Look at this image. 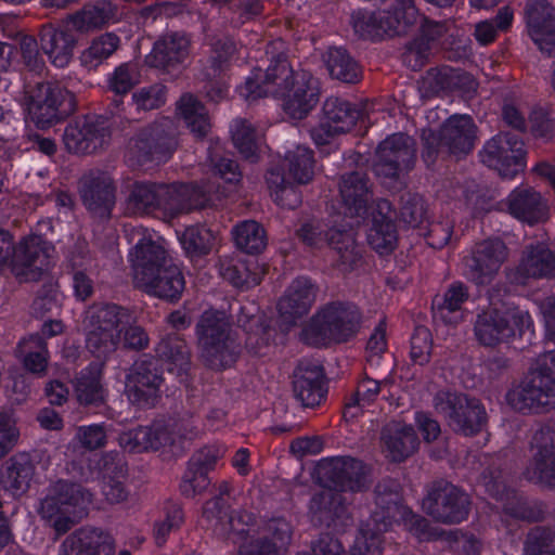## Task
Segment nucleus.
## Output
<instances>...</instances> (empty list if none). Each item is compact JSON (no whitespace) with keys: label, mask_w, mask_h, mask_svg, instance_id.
Here are the masks:
<instances>
[{"label":"nucleus","mask_w":555,"mask_h":555,"mask_svg":"<svg viewBox=\"0 0 555 555\" xmlns=\"http://www.w3.org/2000/svg\"><path fill=\"white\" fill-rule=\"evenodd\" d=\"M235 245L246 254L256 255L267 246L264 229L254 220L237 224L233 230Z\"/></svg>","instance_id":"55"},{"label":"nucleus","mask_w":555,"mask_h":555,"mask_svg":"<svg viewBox=\"0 0 555 555\" xmlns=\"http://www.w3.org/2000/svg\"><path fill=\"white\" fill-rule=\"evenodd\" d=\"M378 526L373 522H364L356 537L354 543L351 546V555H382L383 532Z\"/></svg>","instance_id":"64"},{"label":"nucleus","mask_w":555,"mask_h":555,"mask_svg":"<svg viewBox=\"0 0 555 555\" xmlns=\"http://www.w3.org/2000/svg\"><path fill=\"white\" fill-rule=\"evenodd\" d=\"M186 127L196 139H204L210 131L211 125L204 104L192 94H184L177 104Z\"/></svg>","instance_id":"52"},{"label":"nucleus","mask_w":555,"mask_h":555,"mask_svg":"<svg viewBox=\"0 0 555 555\" xmlns=\"http://www.w3.org/2000/svg\"><path fill=\"white\" fill-rule=\"evenodd\" d=\"M531 325L528 312L518 309L491 308L477 315L474 332L477 340L487 347L508 341L516 334L522 335Z\"/></svg>","instance_id":"11"},{"label":"nucleus","mask_w":555,"mask_h":555,"mask_svg":"<svg viewBox=\"0 0 555 555\" xmlns=\"http://www.w3.org/2000/svg\"><path fill=\"white\" fill-rule=\"evenodd\" d=\"M380 441L392 462H403L416 452L420 446L412 425L401 421L388 422L380 431Z\"/></svg>","instance_id":"33"},{"label":"nucleus","mask_w":555,"mask_h":555,"mask_svg":"<svg viewBox=\"0 0 555 555\" xmlns=\"http://www.w3.org/2000/svg\"><path fill=\"white\" fill-rule=\"evenodd\" d=\"M134 281L138 285L163 269L172 259L166 249L152 240H141L131 253Z\"/></svg>","instance_id":"38"},{"label":"nucleus","mask_w":555,"mask_h":555,"mask_svg":"<svg viewBox=\"0 0 555 555\" xmlns=\"http://www.w3.org/2000/svg\"><path fill=\"white\" fill-rule=\"evenodd\" d=\"M380 382L365 375L358 383L356 391L345 403L344 417L353 418L358 414V409L372 404L380 392Z\"/></svg>","instance_id":"61"},{"label":"nucleus","mask_w":555,"mask_h":555,"mask_svg":"<svg viewBox=\"0 0 555 555\" xmlns=\"http://www.w3.org/2000/svg\"><path fill=\"white\" fill-rule=\"evenodd\" d=\"M127 211L131 215H151L159 210L163 183L147 180H135L127 185Z\"/></svg>","instance_id":"42"},{"label":"nucleus","mask_w":555,"mask_h":555,"mask_svg":"<svg viewBox=\"0 0 555 555\" xmlns=\"http://www.w3.org/2000/svg\"><path fill=\"white\" fill-rule=\"evenodd\" d=\"M178 146V127L169 117H162L143 128L132 140L130 159L138 166L167 159Z\"/></svg>","instance_id":"10"},{"label":"nucleus","mask_w":555,"mask_h":555,"mask_svg":"<svg viewBox=\"0 0 555 555\" xmlns=\"http://www.w3.org/2000/svg\"><path fill=\"white\" fill-rule=\"evenodd\" d=\"M38 36L42 52L54 66L65 67L70 62L77 46L73 30L46 24L41 26Z\"/></svg>","instance_id":"30"},{"label":"nucleus","mask_w":555,"mask_h":555,"mask_svg":"<svg viewBox=\"0 0 555 555\" xmlns=\"http://www.w3.org/2000/svg\"><path fill=\"white\" fill-rule=\"evenodd\" d=\"M223 451L216 447H206L196 451L189 460L188 468L180 483V492L188 499L204 493L209 485L208 474L214 470Z\"/></svg>","instance_id":"26"},{"label":"nucleus","mask_w":555,"mask_h":555,"mask_svg":"<svg viewBox=\"0 0 555 555\" xmlns=\"http://www.w3.org/2000/svg\"><path fill=\"white\" fill-rule=\"evenodd\" d=\"M415 156L413 138L404 133H395L377 146L374 171L382 179L397 181L402 172H408L413 168Z\"/></svg>","instance_id":"14"},{"label":"nucleus","mask_w":555,"mask_h":555,"mask_svg":"<svg viewBox=\"0 0 555 555\" xmlns=\"http://www.w3.org/2000/svg\"><path fill=\"white\" fill-rule=\"evenodd\" d=\"M338 185L347 214L350 216L365 214L373 198V184L366 172L361 170L346 172L340 176Z\"/></svg>","instance_id":"32"},{"label":"nucleus","mask_w":555,"mask_h":555,"mask_svg":"<svg viewBox=\"0 0 555 555\" xmlns=\"http://www.w3.org/2000/svg\"><path fill=\"white\" fill-rule=\"evenodd\" d=\"M313 152L304 146H297L287 151L284 158L269 169H280L286 173V178L295 181L297 184L309 183L314 175Z\"/></svg>","instance_id":"45"},{"label":"nucleus","mask_w":555,"mask_h":555,"mask_svg":"<svg viewBox=\"0 0 555 555\" xmlns=\"http://www.w3.org/2000/svg\"><path fill=\"white\" fill-rule=\"evenodd\" d=\"M24 367L33 374L42 375L48 365L47 344L40 335H31L20 344Z\"/></svg>","instance_id":"58"},{"label":"nucleus","mask_w":555,"mask_h":555,"mask_svg":"<svg viewBox=\"0 0 555 555\" xmlns=\"http://www.w3.org/2000/svg\"><path fill=\"white\" fill-rule=\"evenodd\" d=\"M163 189L159 210L170 218L194 209H202L209 202L206 191L193 184L163 183Z\"/></svg>","instance_id":"27"},{"label":"nucleus","mask_w":555,"mask_h":555,"mask_svg":"<svg viewBox=\"0 0 555 555\" xmlns=\"http://www.w3.org/2000/svg\"><path fill=\"white\" fill-rule=\"evenodd\" d=\"M230 514V506L227 500L221 496H214L203 507L204 519L219 538L229 535V530L233 528L234 522L229 519Z\"/></svg>","instance_id":"57"},{"label":"nucleus","mask_w":555,"mask_h":555,"mask_svg":"<svg viewBox=\"0 0 555 555\" xmlns=\"http://www.w3.org/2000/svg\"><path fill=\"white\" fill-rule=\"evenodd\" d=\"M28 113L38 128H49L76 111V98L57 81L41 80L27 89Z\"/></svg>","instance_id":"8"},{"label":"nucleus","mask_w":555,"mask_h":555,"mask_svg":"<svg viewBox=\"0 0 555 555\" xmlns=\"http://www.w3.org/2000/svg\"><path fill=\"white\" fill-rule=\"evenodd\" d=\"M109 138V126L103 117L78 118L69 122L63 133L65 149L77 155L95 153L108 143Z\"/></svg>","instance_id":"20"},{"label":"nucleus","mask_w":555,"mask_h":555,"mask_svg":"<svg viewBox=\"0 0 555 555\" xmlns=\"http://www.w3.org/2000/svg\"><path fill=\"white\" fill-rule=\"evenodd\" d=\"M284 50L285 42L281 39L267 46L266 54L271 64L266 72L261 68L253 70L251 76L240 87L242 96L248 101H254L268 95L280 96L285 94V90L295 77L297 69H294L289 64Z\"/></svg>","instance_id":"6"},{"label":"nucleus","mask_w":555,"mask_h":555,"mask_svg":"<svg viewBox=\"0 0 555 555\" xmlns=\"http://www.w3.org/2000/svg\"><path fill=\"white\" fill-rule=\"evenodd\" d=\"M83 205L95 217L109 218L116 203V185L113 178L101 170H90L79 181Z\"/></svg>","instance_id":"21"},{"label":"nucleus","mask_w":555,"mask_h":555,"mask_svg":"<svg viewBox=\"0 0 555 555\" xmlns=\"http://www.w3.org/2000/svg\"><path fill=\"white\" fill-rule=\"evenodd\" d=\"M266 181L271 196L280 206L294 209L301 203V195L295 185L297 183L286 178V173L280 169H268Z\"/></svg>","instance_id":"54"},{"label":"nucleus","mask_w":555,"mask_h":555,"mask_svg":"<svg viewBox=\"0 0 555 555\" xmlns=\"http://www.w3.org/2000/svg\"><path fill=\"white\" fill-rule=\"evenodd\" d=\"M326 68L332 78L345 83H357L362 70L357 61L344 48H330L323 55Z\"/></svg>","instance_id":"51"},{"label":"nucleus","mask_w":555,"mask_h":555,"mask_svg":"<svg viewBox=\"0 0 555 555\" xmlns=\"http://www.w3.org/2000/svg\"><path fill=\"white\" fill-rule=\"evenodd\" d=\"M319 288L311 280L300 276L286 288L278 302V310L287 323L306 315L317 300Z\"/></svg>","instance_id":"29"},{"label":"nucleus","mask_w":555,"mask_h":555,"mask_svg":"<svg viewBox=\"0 0 555 555\" xmlns=\"http://www.w3.org/2000/svg\"><path fill=\"white\" fill-rule=\"evenodd\" d=\"M195 331L201 359L208 367L220 371L236 362L241 344L232 334L224 312L205 311L196 323Z\"/></svg>","instance_id":"4"},{"label":"nucleus","mask_w":555,"mask_h":555,"mask_svg":"<svg viewBox=\"0 0 555 555\" xmlns=\"http://www.w3.org/2000/svg\"><path fill=\"white\" fill-rule=\"evenodd\" d=\"M345 499L340 492L331 488L315 493L310 501L311 520L318 526H330L335 517L344 512Z\"/></svg>","instance_id":"49"},{"label":"nucleus","mask_w":555,"mask_h":555,"mask_svg":"<svg viewBox=\"0 0 555 555\" xmlns=\"http://www.w3.org/2000/svg\"><path fill=\"white\" fill-rule=\"evenodd\" d=\"M75 395L85 406L98 408L104 404L105 391L101 384V372L96 365L82 370L76 378Z\"/></svg>","instance_id":"53"},{"label":"nucleus","mask_w":555,"mask_h":555,"mask_svg":"<svg viewBox=\"0 0 555 555\" xmlns=\"http://www.w3.org/2000/svg\"><path fill=\"white\" fill-rule=\"evenodd\" d=\"M362 314L349 301H332L322 306L301 332V339L313 347L346 343L357 335Z\"/></svg>","instance_id":"3"},{"label":"nucleus","mask_w":555,"mask_h":555,"mask_svg":"<svg viewBox=\"0 0 555 555\" xmlns=\"http://www.w3.org/2000/svg\"><path fill=\"white\" fill-rule=\"evenodd\" d=\"M398 487L393 480H383L375 487L376 509L367 521L378 526L379 530H388L398 517L406 514V507L400 504Z\"/></svg>","instance_id":"35"},{"label":"nucleus","mask_w":555,"mask_h":555,"mask_svg":"<svg viewBox=\"0 0 555 555\" xmlns=\"http://www.w3.org/2000/svg\"><path fill=\"white\" fill-rule=\"evenodd\" d=\"M512 406L522 413L555 408V351L540 354L521 384L507 395Z\"/></svg>","instance_id":"5"},{"label":"nucleus","mask_w":555,"mask_h":555,"mask_svg":"<svg viewBox=\"0 0 555 555\" xmlns=\"http://www.w3.org/2000/svg\"><path fill=\"white\" fill-rule=\"evenodd\" d=\"M327 392L323 367L313 363H300L293 374L294 397L305 408H314Z\"/></svg>","instance_id":"28"},{"label":"nucleus","mask_w":555,"mask_h":555,"mask_svg":"<svg viewBox=\"0 0 555 555\" xmlns=\"http://www.w3.org/2000/svg\"><path fill=\"white\" fill-rule=\"evenodd\" d=\"M423 506L436 521L453 525L467 518L470 500L460 487L446 479H437L427 486Z\"/></svg>","instance_id":"12"},{"label":"nucleus","mask_w":555,"mask_h":555,"mask_svg":"<svg viewBox=\"0 0 555 555\" xmlns=\"http://www.w3.org/2000/svg\"><path fill=\"white\" fill-rule=\"evenodd\" d=\"M209 46V55L202 70L203 79L221 78L236 53V44L230 37H215Z\"/></svg>","instance_id":"50"},{"label":"nucleus","mask_w":555,"mask_h":555,"mask_svg":"<svg viewBox=\"0 0 555 555\" xmlns=\"http://www.w3.org/2000/svg\"><path fill=\"white\" fill-rule=\"evenodd\" d=\"M63 555H113L114 541L109 533L92 527L81 528L62 543Z\"/></svg>","instance_id":"34"},{"label":"nucleus","mask_w":555,"mask_h":555,"mask_svg":"<svg viewBox=\"0 0 555 555\" xmlns=\"http://www.w3.org/2000/svg\"><path fill=\"white\" fill-rule=\"evenodd\" d=\"M118 46L119 38L115 34H103L94 38L90 47L82 52L80 62L88 68H95L109 57L117 50Z\"/></svg>","instance_id":"62"},{"label":"nucleus","mask_w":555,"mask_h":555,"mask_svg":"<svg viewBox=\"0 0 555 555\" xmlns=\"http://www.w3.org/2000/svg\"><path fill=\"white\" fill-rule=\"evenodd\" d=\"M92 500V492L82 485L60 479L47 488L38 514L59 534H64L87 516Z\"/></svg>","instance_id":"2"},{"label":"nucleus","mask_w":555,"mask_h":555,"mask_svg":"<svg viewBox=\"0 0 555 555\" xmlns=\"http://www.w3.org/2000/svg\"><path fill=\"white\" fill-rule=\"evenodd\" d=\"M524 555H555V526L530 528L524 540Z\"/></svg>","instance_id":"59"},{"label":"nucleus","mask_w":555,"mask_h":555,"mask_svg":"<svg viewBox=\"0 0 555 555\" xmlns=\"http://www.w3.org/2000/svg\"><path fill=\"white\" fill-rule=\"evenodd\" d=\"M361 116L356 104L339 96H328L322 106L320 124L310 130L318 145H325L336 135L350 131Z\"/></svg>","instance_id":"16"},{"label":"nucleus","mask_w":555,"mask_h":555,"mask_svg":"<svg viewBox=\"0 0 555 555\" xmlns=\"http://www.w3.org/2000/svg\"><path fill=\"white\" fill-rule=\"evenodd\" d=\"M506 204L513 217L528 224L544 222L548 218L547 202L531 188L515 189Z\"/></svg>","instance_id":"37"},{"label":"nucleus","mask_w":555,"mask_h":555,"mask_svg":"<svg viewBox=\"0 0 555 555\" xmlns=\"http://www.w3.org/2000/svg\"><path fill=\"white\" fill-rule=\"evenodd\" d=\"M85 347L95 359L105 362L118 349L124 347L141 351L149 347L150 337L138 324H132L131 311L114 302H93L82 319Z\"/></svg>","instance_id":"1"},{"label":"nucleus","mask_w":555,"mask_h":555,"mask_svg":"<svg viewBox=\"0 0 555 555\" xmlns=\"http://www.w3.org/2000/svg\"><path fill=\"white\" fill-rule=\"evenodd\" d=\"M517 271L524 278H555V251L541 242L527 245L522 250Z\"/></svg>","instance_id":"41"},{"label":"nucleus","mask_w":555,"mask_h":555,"mask_svg":"<svg viewBox=\"0 0 555 555\" xmlns=\"http://www.w3.org/2000/svg\"><path fill=\"white\" fill-rule=\"evenodd\" d=\"M506 259L507 247L501 240H485L464 258V274L476 285L490 284Z\"/></svg>","instance_id":"18"},{"label":"nucleus","mask_w":555,"mask_h":555,"mask_svg":"<svg viewBox=\"0 0 555 555\" xmlns=\"http://www.w3.org/2000/svg\"><path fill=\"white\" fill-rule=\"evenodd\" d=\"M428 218V204L422 195L405 193L401 196L400 221L411 228H421Z\"/></svg>","instance_id":"63"},{"label":"nucleus","mask_w":555,"mask_h":555,"mask_svg":"<svg viewBox=\"0 0 555 555\" xmlns=\"http://www.w3.org/2000/svg\"><path fill=\"white\" fill-rule=\"evenodd\" d=\"M531 460L526 470L528 480L555 489V438L550 427H541L531 439Z\"/></svg>","instance_id":"22"},{"label":"nucleus","mask_w":555,"mask_h":555,"mask_svg":"<svg viewBox=\"0 0 555 555\" xmlns=\"http://www.w3.org/2000/svg\"><path fill=\"white\" fill-rule=\"evenodd\" d=\"M157 359L168 364L169 371L184 372L191 364L186 341L176 333L164 336L155 347Z\"/></svg>","instance_id":"48"},{"label":"nucleus","mask_w":555,"mask_h":555,"mask_svg":"<svg viewBox=\"0 0 555 555\" xmlns=\"http://www.w3.org/2000/svg\"><path fill=\"white\" fill-rule=\"evenodd\" d=\"M468 287L462 282L452 283L442 296L433 300L436 317L447 324H457L463 320L462 306L468 300Z\"/></svg>","instance_id":"44"},{"label":"nucleus","mask_w":555,"mask_h":555,"mask_svg":"<svg viewBox=\"0 0 555 555\" xmlns=\"http://www.w3.org/2000/svg\"><path fill=\"white\" fill-rule=\"evenodd\" d=\"M320 82L310 72L297 69L285 94L283 109L293 119H304L315 107L320 99Z\"/></svg>","instance_id":"23"},{"label":"nucleus","mask_w":555,"mask_h":555,"mask_svg":"<svg viewBox=\"0 0 555 555\" xmlns=\"http://www.w3.org/2000/svg\"><path fill=\"white\" fill-rule=\"evenodd\" d=\"M116 7L107 0H99L86 4L83 8L69 16L73 27L79 31H91L104 27L115 17Z\"/></svg>","instance_id":"46"},{"label":"nucleus","mask_w":555,"mask_h":555,"mask_svg":"<svg viewBox=\"0 0 555 555\" xmlns=\"http://www.w3.org/2000/svg\"><path fill=\"white\" fill-rule=\"evenodd\" d=\"M53 250L49 242L40 235L24 237L16 246L12 257V271L21 281H37L48 270Z\"/></svg>","instance_id":"19"},{"label":"nucleus","mask_w":555,"mask_h":555,"mask_svg":"<svg viewBox=\"0 0 555 555\" xmlns=\"http://www.w3.org/2000/svg\"><path fill=\"white\" fill-rule=\"evenodd\" d=\"M150 450H159L160 448H169V451L179 455L184 452L185 438L177 437V430H173L167 420L157 421L153 426L147 427Z\"/></svg>","instance_id":"60"},{"label":"nucleus","mask_w":555,"mask_h":555,"mask_svg":"<svg viewBox=\"0 0 555 555\" xmlns=\"http://www.w3.org/2000/svg\"><path fill=\"white\" fill-rule=\"evenodd\" d=\"M139 286L150 295L177 302L185 288V281L180 268L171 261Z\"/></svg>","instance_id":"40"},{"label":"nucleus","mask_w":555,"mask_h":555,"mask_svg":"<svg viewBox=\"0 0 555 555\" xmlns=\"http://www.w3.org/2000/svg\"><path fill=\"white\" fill-rule=\"evenodd\" d=\"M220 274L225 281L241 289H249L261 282V275L253 271L250 266L241 259L222 260Z\"/></svg>","instance_id":"56"},{"label":"nucleus","mask_w":555,"mask_h":555,"mask_svg":"<svg viewBox=\"0 0 555 555\" xmlns=\"http://www.w3.org/2000/svg\"><path fill=\"white\" fill-rule=\"evenodd\" d=\"M528 34L539 50L555 56V8L547 0H528L525 7Z\"/></svg>","instance_id":"24"},{"label":"nucleus","mask_w":555,"mask_h":555,"mask_svg":"<svg viewBox=\"0 0 555 555\" xmlns=\"http://www.w3.org/2000/svg\"><path fill=\"white\" fill-rule=\"evenodd\" d=\"M433 405L455 433L464 436L480 433L487 424L485 406L478 399L465 393L439 390L433 399Z\"/></svg>","instance_id":"9"},{"label":"nucleus","mask_w":555,"mask_h":555,"mask_svg":"<svg viewBox=\"0 0 555 555\" xmlns=\"http://www.w3.org/2000/svg\"><path fill=\"white\" fill-rule=\"evenodd\" d=\"M377 209L367 234V242L377 253L388 254L396 247L398 238L396 224L391 216H387L391 204L387 199H382L377 204Z\"/></svg>","instance_id":"43"},{"label":"nucleus","mask_w":555,"mask_h":555,"mask_svg":"<svg viewBox=\"0 0 555 555\" xmlns=\"http://www.w3.org/2000/svg\"><path fill=\"white\" fill-rule=\"evenodd\" d=\"M525 144L518 134L500 132L480 152L481 162L502 178L512 179L525 167Z\"/></svg>","instance_id":"13"},{"label":"nucleus","mask_w":555,"mask_h":555,"mask_svg":"<svg viewBox=\"0 0 555 555\" xmlns=\"http://www.w3.org/2000/svg\"><path fill=\"white\" fill-rule=\"evenodd\" d=\"M190 52V39L183 33H167L154 42L146 64L167 74L179 72Z\"/></svg>","instance_id":"25"},{"label":"nucleus","mask_w":555,"mask_h":555,"mask_svg":"<svg viewBox=\"0 0 555 555\" xmlns=\"http://www.w3.org/2000/svg\"><path fill=\"white\" fill-rule=\"evenodd\" d=\"M319 472L326 482L338 492H362L369 489V467L351 456H335L323 460Z\"/></svg>","instance_id":"17"},{"label":"nucleus","mask_w":555,"mask_h":555,"mask_svg":"<svg viewBox=\"0 0 555 555\" xmlns=\"http://www.w3.org/2000/svg\"><path fill=\"white\" fill-rule=\"evenodd\" d=\"M477 127L468 115H452L441 126L442 143L447 153L461 156L467 155L475 145Z\"/></svg>","instance_id":"36"},{"label":"nucleus","mask_w":555,"mask_h":555,"mask_svg":"<svg viewBox=\"0 0 555 555\" xmlns=\"http://www.w3.org/2000/svg\"><path fill=\"white\" fill-rule=\"evenodd\" d=\"M296 235L310 247L321 248L328 245L336 253V266L343 272L352 271L361 263L362 250L352 230L327 229L321 221L309 219L300 224Z\"/></svg>","instance_id":"7"},{"label":"nucleus","mask_w":555,"mask_h":555,"mask_svg":"<svg viewBox=\"0 0 555 555\" xmlns=\"http://www.w3.org/2000/svg\"><path fill=\"white\" fill-rule=\"evenodd\" d=\"M36 472V464L27 452H17L0 466V486L14 496L28 491Z\"/></svg>","instance_id":"31"},{"label":"nucleus","mask_w":555,"mask_h":555,"mask_svg":"<svg viewBox=\"0 0 555 555\" xmlns=\"http://www.w3.org/2000/svg\"><path fill=\"white\" fill-rule=\"evenodd\" d=\"M163 383V371L157 360L152 357H142L128 370L125 391L131 403L140 408H152L159 398Z\"/></svg>","instance_id":"15"},{"label":"nucleus","mask_w":555,"mask_h":555,"mask_svg":"<svg viewBox=\"0 0 555 555\" xmlns=\"http://www.w3.org/2000/svg\"><path fill=\"white\" fill-rule=\"evenodd\" d=\"M139 82V73L135 65L126 63L118 66L109 79V88L115 93L109 106L108 114L112 119L119 118V124L124 120L130 122L134 120L133 114L127 111L124 102L126 95ZM114 124L118 121L114 120Z\"/></svg>","instance_id":"39"},{"label":"nucleus","mask_w":555,"mask_h":555,"mask_svg":"<svg viewBox=\"0 0 555 555\" xmlns=\"http://www.w3.org/2000/svg\"><path fill=\"white\" fill-rule=\"evenodd\" d=\"M463 72L450 66L430 68L420 80V92L422 98L430 99L441 92L451 91L460 86Z\"/></svg>","instance_id":"47"}]
</instances>
